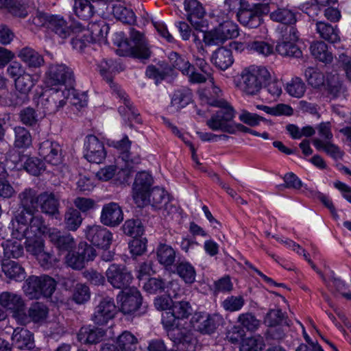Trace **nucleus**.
Masks as SVG:
<instances>
[{
  "label": "nucleus",
  "instance_id": "nucleus-30",
  "mask_svg": "<svg viewBox=\"0 0 351 351\" xmlns=\"http://www.w3.org/2000/svg\"><path fill=\"white\" fill-rule=\"evenodd\" d=\"M48 238L59 251L71 252L76 246L74 238L69 233H64L57 229L47 231Z\"/></svg>",
  "mask_w": 351,
  "mask_h": 351
},
{
  "label": "nucleus",
  "instance_id": "nucleus-12",
  "mask_svg": "<svg viewBox=\"0 0 351 351\" xmlns=\"http://www.w3.org/2000/svg\"><path fill=\"white\" fill-rule=\"evenodd\" d=\"M96 250L86 243H80L77 252H69L65 256L66 264L73 269L80 270L85 263L93 261L96 257Z\"/></svg>",
  "mask_w": 351,
  "mask_h": 351
},
{
  "label": "nucleus",
  "instance_id": "nucleus-23",
  "mask_svg": "<svg viewBox=\"0 0 351 351\" xmlns=\"http://www.w3.org/2000/svg\"><path fill=\"white\" fill-rule=\"evenodd\" d=\"M146 202H149L156 209L161 210L164 216L169 215L176 210V207L169 202L167 193L157 186L149 192Z\"/></svg>",
  "mask_w": 351,
  "mask_h": 351
},
{
  "label": "nucleus",
  "instance_id": "nucleus-63",
  "mask_svg": "<svg viewBox=\"0 0 351 351\" xmlns=\"http://www.w3.org/2000/svg\"><path fill=\"white\" fill-rule=\"evenodd\" d=\"M171 69L169 66L157 67L154 65H149L147 67L145 74L149 78L154 79L158 82H160L166 78L169 74Z\"/></svg>",
  "mask_w": 351,
  "mask_h": 351
},
{
  "label": "nucleus",
  "instance_id": "nucleus-13",
  "mask_svg": "<svg viewBox=\"0 0 351 351\" xmlns=\"http://www.w3.org/2000/svg\"><path fill=\"white\" fill-rule=\"evenodd\" d=\"M169 59L171 66L180 70L182 73L186 75L189 81L192 84H200L206 81V77L198 73L195 66L184 56L175 51H171L169 55Z\"/></svg>",
  "mask_w": 351,
  "mask_h": 351
},
{
  "label": "nucleus",
  "instance_id": "nucleus-3",
  "mask_svg": "<svg viewBox=\"0 0 351 351\" xmlns=\"http://www.w3.org/2000/svg\"><path fill=\"white\" fill-rule=\"evenodd\" d=\"M211 106L219 108V110L206 121V125L213 131H221L229 134H235L237 131L250 133V128L234 122L236 111L226 100L209 99Z\"/></svg>",
  "mask_w": 351,
  "mask_h": 351
},
{
  "label": "nucleus",
  "instance_id": "nucleus-48",
  "mask_svg": "<svg viewBox=\"0 0 351 351\" xmlns=\"http://www.w3.org/2000/svg\"><path fill=\"white\" fill-rule=\"evenodd\" d=\"M40 119L41 117H39L36 110L29 106L23 108L19 113V120L27 127H36L38 125Z\"/></svg>",
  "mask_w": 351,
  "mask_h": 351
},
{
  "label": "nucleus",
  "instance_id": "nucleus-32",
  "mask_svg": "<svg viewBox=\"0 0 351 351\" xmlns=\"http://www.w3.org/2000/svg\"><path fill=\"white\" fill-rule=\"evenodd\" d=\"M1 269L6 278L16 282H22L26 277V272L22 265L14 261L3 260L1 263Z\"/></svg>",
  "mask_w": 351,
  "mask_h": 351
},
{
  "label": "nucleus",
  "instance_id": "nucleus-58",
  "mask_svg": "<svg viewBox=\"0 0 351 351\" xmlns=\"http://www.w3.org/2000/svg\"><path fill=\"white\" fill-rule=\"evenodd\" d=\"M263 339L261 336H254L243 339L241 351H261L264 347Z\"/></svg>",
  "mask_w": 351,
  "mask_h": 351
},
{
  "label": "nucleus",
  "instance_id": "nucleus-54",
  "mask_svg": "<svg viewBox=\"0 0 351 351\" xmlns=\"http://www.w3.org/2000/svg\"><path fill=\"white\" fill-rule=\"evenodd\" d=\"M0 8L6 9L14 16L25 18L27 15L26 8L17 0H0Z\"/></svg>",
  "mask_w": 351,
  "mask_h": 351
},
{
  "label": "nucleus",
  "instance_id": "nucleus-25",
  "mask_svg": "<svg viewBox=\"0 0 351 351\" xmlns=\"http://www.w3.org/2000/svg\"><path fill=\"white\" fill-rule=\"evenodd\" d=\"M39 155L51 165H58L62 162V149L58 143L47 139L41 142L38 148Z\"/></svg>",
  "mask_w": 351,
  "mask_h": 351
},
{
  "label": "nucleus",
  "instance_id": "nucleus-5",
  "mask_svg": "<svg viewBox=\"0 0 351 351\" xmlns=\"http://www.w3.org/2000/svg\"><path fill=\"white\" fill-rule=\"evenodd\" d=\"M270 77V73L265 67L252 65L241 71L236 86L245 95H254L259 93Z\"/></svg>",
  "mask_w": 351,
  "mask_h": 351
},
{
  "label": "nucleus",
  "instance_id": "nucleus-10",
  "mask_svg": "<svg viewBox=\"0 0 351 351\" xmlns=\"http://www.w3.org/2000/svg\"><path fill=\"white\" fill-rule=\"evenodd\" d=\"M131 143L127 135H124L122 139L119 141H114L111 143V146L121 152L119 159L125 162V167H122L117 174L119 178H123V182H126L129 178L133 165L141 162V158L138 156L131 158L130 153L129 152Z\"/></svg>",
  "mask_w": 351,
  "mask_h": 351
},
{
  "label": "nucleus",
  "instance_id": "nucleus-50",
  "mask_svg": "<svg viewBox=\"0 0 351 351\" xmlns=\"http://www.w3.org/2000/svg\"><path fill=\"white\" fill-rule=\"evenodd\" d=\"M48 27L62 38L70 35V29L66 21L60 16H51Z\"/></svg>",
  "mask_w": 351,
  "mask_h": 351
},
{
  "label": "nucleus",
  "instance_id": "nucleus-57",
  "mask_svg": "<svg viewBox=\"0 0 351 351\" xmlns=\"http://www.w3.org/2000/svg\"><path fill=\"white\" fill-rule=\"evenodd\" d=\"M245 300L242 295H230L221 302V306L223 309L229 312L239 311L243 308Z\"/></svg>",
  "mask_w": 351,
  "mask_h": 351
},
{
  "label": "nucleus",
  "instance_id": "nucleus-47",
  "mask_svg": "<svg viewBox=\"0 0 351 351\" xmlns=\"http://www.w3.org/2000/svg\"><path fill=\"white\" fill-rule=\"evenodd\" d=\"M176 273L186 284H192L195 280L196 271L195 267L187 261H181L176 265Z\"/></svg>",
  "mask_w": 351,
  "mask_h": 351
},
{
  "label": "nucleus",
  "instance_id": "nucleus-55",
  "mask_svg": "<svg viewBox=\"0 0 351 351\" xmlns=\"http://www.w3.org/2000/svg\"><path fill=\"white\" fill-rule=\"evenodd\" d=\"M305 79L309 86L314 88H319L325 82V77L323 73L313 67H308L304 72Z\"/></svg>",
  "mask_w": 351,
  "mask_h": 351
},
{
  "label": "nucleus",
  "instance_id": "nucleus-36",
  "mask_svg": "<svg viewBox=\"0 0 351 351\" xmlns=\"http://www.w3.org/2000/svg\"><path fill=\"white\" fill-rule=\"evenodd\" d=\"M270 19L285 25V27L294 26L297 22V12L287 8H278L270 13Z\"/></svg>",
  "mask_w": 351,
  "mask_h": 351
},
{
  "label": "nucleus",
  "instance_id": "nucleus-27",
  "mask_svg": "<svg viewBox=\"0 0 351 351\" xmlns=\"http://www.w3.org/2000/svg\"><path fill=\"white\" fill-rule=\"evenodd\" d=\"M13 346L19 350L34 351L39 349L36 348L34 335L32 332L23 327L16 328L12 335Z\"/></svg>",
  "mask_w": 351,
  "mask_h": 351
},
{
  "label": "nucleus",
  "instance_id": "nucleus-43",
  "mask_svg": "<svg viewBox=\"0 0 351 351\" xmlns=\"http://www.w3.org/2000/svg\"><path fill=\"white\" fill-rule=\"evenodd\" d=\"M40 283V276H30L26 279L23 289L29 299H38L42 297Z\"/></svg>",
  "mask_w": 351,
  "mask_h": 351
},
{
  "label": "nucleus",
  "instance_id": "nucleus-1",
  "mask_svg": "<svg viewBox=\"0 0 351 351\" xmlns=\"http://www.w3.org/2000/svg\"><path fill=\"white\" fill-rule=\"evenodd\" d=\"M193 311L191 304L182 300L173 302L171 311L162 314V324L169 338L182 350H188L194 339L189 330L180 327V320L187 319Z\"/></svg>",
  "mask_w": 351,
  "mask_h": 351
},
{
  "label": "nucleus",
  "instance_id": "nucleus-8",
  "mask_svg": "<svg viewBox=\"0 0 351 351\" xmlns=\"http://www.w3.org/2000/svg\"><path fill=\"white\" fill-rule=\"evenodd\" d=\"M204 41L208 45L223 44L228 39L237 38L239 35L238 25L232 21H226L214 29L204 34Z\"/></svg>",
  "mask_w": 351,
  "mask_h": 351
},
{
  "label": "nucleus",
  "instance_id": "nucleus-7",
  "mask_svg": "<svg viewBox=\"0 0 351 351\" xmlns=\"http://www.w3.org/2000/svg\"><path fill=\"white\" fill-rule=\"evenodd\" d=\"M280 34L282 40L278 43L276 51L282 56L300 58L302 53L295 43L299 38V32L295 27H282Z\"/></svg>",
  "mask_w": 351,
  "mask_h": 351
},
{
  "label": "nucleus",
  "instance_id": "nucleus-42",
  "mask_svg": "<svg viewBox=\"0 0 351 351\" xmlns=\"http://www.w3.org/2000/svg\"><path fill=\"white\" fill-rule=\"evenodd\" d=\"M313 145L318 150L324 151L328 156L335 160L342 158L343 152L336 145L332 143L330 141L324 142L322 139L315 138L313 141Z\"/></svg>",
  "mask_w": 351,
  "mask_h": 351
},
{
  "label": "nucleus",
  "instance_id": "nucleus-34",
  "mask_svg": "<svg viewBox=\"0 0 351 351\" xmlns=\"http://www.w3.org/2000/svg\"><path fill=\"white\" fill-rule=\"evenodd\" d=\"M38 204L44 213L52 216L59 214V197L53 193L43 192L40 193Z\"/></svg>",
  "mask_w": 351,
  "mask_h": 351
},
{
  "label": "nucleus",
  "instance_id": "nucleus-49",
  "mask_svg": "<svg viewBox=\"0 0 351 351\" xmlns=\"http://www.w3.org/2000/svg\"><path fill=\"white\" fill-rule=\"evenodd\" d=\"M285 89L290 96L301 98L306 92V86L302 78L293 77L286 84Z\"/></svg>",
  "mask_w": 351,
  "mask_h": 351
},
{
  "label": "nucleus",
  "instance_id": "nucleus-9",
  "mask_svg": "<svg viewBox=\"0 0 351 351\" xmlns=\"http://www.w3.org/2000/svg\"><path fill=\"white\" fill-rule=\"evenodd\" d=\"M117 300L121 302L120 310L124 314H135L139 316L145 313L146 306L143 305V298L136 288L121 291Z\"/></svg>",
  "mask_w": 351,
  "mask_h": 351
},
{
  "label": "nucleus",
  "instance_id": "nucleus-38",
  "mask_svg": "<svg viewBox=\"0 0 351 351\" xmlns=\"http://www.w3.org/2000/svg\"><path fill=\"white\" fill-rule=\"evenodd\" d=\"M156 254L160 264L167 270L171 269L176 261V250L170 245L160 243L157 247Z\"/></svg>",
  "mask_w": 351,
  "mask_h": 351
},
{
  "label": "nucleus",
  "instance_id": "nucleus-19",
  "mask_svg": "<svg viewBox=\"0 0 351 351\" xmlns=\"http://www.w3.org/2000/svg\"><path fill=\"white\" fill-rule=\"evenodd\" d=\"M152 184L153 178L149 173L141 171L136 174L133 184L132 195L135 202L139 206L146 203Z\"/></svg>",
  "mask_w": 351,
  "mask_h": 351
},
{
  "label": "nucleus",
  "instance_id": "nucleus-52",
  "mask_svg": "<svg viewBox=\"0 0 351 351\" xmlns=\"http://www.w3.org/2000/svg\"><path fill=\"white\" fill-rule=\"evenodd\" d=\"M21 240L16 239V241L7 240L2 243L3 248L4 256L10 258H18L23 255L24 250Z\"/></svg>",
  "mask_w": 351,
  "mask_h": 351
},
{
  "label": "nucleus",
  "instance_id": "nucleus-28",
  "mask_svg": "<svg viewBox=\"0 0 351 351\" xmlns=\"http://www.w3.org/2000/svg\"><path fill=\"white\" fill-rule=\"evenodd\" d=\"M48 313L49 309L45 304L38 302H34L29 306L27 314L25 309L23 310L21 316V317L23 316V320L20 319L19 324L25 326L31 322L34 323L42 322L47 318Z\"/></svg>",
  "mask_w": 351,
  "mask_h": 351
},
{
  "label": "nucleus",
  "instance_id": "nucleus-40",
  "mask_svg": "<svg viewBox=\"0 0 351 351\" xmlns=\"http://www.w3.org/2000/svg\"><path fill=\"white\" fill-rule=\"evenodd\" d=\"M316 31L320 38L329 43H335L340 40L339 30L329 23L317 21Z\"/></svg>",
  "mask_w": 351,
  "mask_h": 351
},
{
  "label": "nucleus",
  "instance_id": "nucleus-62",
  "mask_svg": "<svg viewBox=\"0 0 351 351\" xmlns=\"http://www.w3.org/2000/svg\"><path fill=\"white\" fill-rule=\"evenodd\" d=\"M237 321L241 324L243 328H246L249 331H255L260 325L259 320L251 313L240 314L237 318Z\"/></svg>",
  "mask_w": 351,
  "mask_h": 351
},
{
  "label": "nucleus",
  "instance_id": "nucleus-24",
  "mask_svg": "<svg viewBox=\"0 0 351 351\" xmlns=\"http://www.w3.org/2000/svg\"><path fill=\"white\" fill-rule=\"evenodd\" d=\"M184 8L186 13V19L196 30L204 26L203 18L206 10L198 0H184Z\"/></svg>",
  "mask_w": 351,
  "mask_h": 351
},
{
  "label": "nucleus",
  "instance_id": "nucleus-60",
  "mask_svg": "<svg viewBox=\"0 0 351 351\" xmlns=\"http://www.w3.org/2000/svg\"><path fill=\"white\" fill-rule=\"evenodd\" d=\"M284 184L277 186L278 190H283L284 189H289L294 190L300 189L303 183L301 180L293 172L287 173L282 178Z\"/></svg>",
  "mask_w": 351,
  "mask_h": 351
},
{
  "label": "nucleus",
  "instance_id": "nucleus-16",
  "mask_svg": "<svg viewBox=\"0 0 351 351\" xmlns=\"http://www.w3.org/2000/svg\"><path fill=\"white\" fill-rule=\"evenodd\" d=\"M86 239L94 246L108 250L112 241V234L101 225L88 226L84 230Z\"/></svg>",
  "mask_w": 351,
  "mask_h": 351
},
{
  "label": "nucleus",
  "instance_id": "nucleus-4",
  "mask_svg": "<svg viewBox=\"0 0 351 351\" xmlns=\"http://www.w3.org/2000/svg\"><path fill=\"white\" fill-rule=\"evenodd\" d=\"M133 45L123 38V34L116 35L114 44L118 47L117 54L121 56H131L142 61L148 60L151 56V51L143 34L136 30H132L130 34Z\"/></svg>",
  "mask_w": 351,
  "mask_h": 351
},
{
  "label": "nucleus",
  "instance_id": "nucleus-6",
  "mask_svg": "<svg viewBox=\"0 0 351 351\" xmlns=\"http://www.w3.org/2000/svg\"><path fill=\"white\" fill-rule=\"evenodd\" d=\"M244 7L237 12V18L239 22L248 28H257L263 22V16L269 12L267 3L250 4L247 1Z\"/></svg>",
  "mask_w": 351,
  "mask_h": 351
},
{
  "label": "nucleus",
  "instance_id": "nucleus-46",
  "mask_svg": "<svg viewBox=\"0 0 351 351\" xmlns=\"http://www.w3.org/2000/svg\"><path fill=\"white\" fill-rule=\"evenodd\" d=\"M47 226L40 215H33L27 225V234L24 237H40L47 232Z\"/></svg>",
  "mask_w": 351,
  "mask_h": 351
},
{
  "label": "nucleus",
  "instance_id": "nucleus-22",
  "mask_svg": "<svg viewBox=\"0 0 351 351\" xmlns=\"http://www.w3.org/2000/svg\"><path fill=\"white\" fill-rule=\"evenodd\" d=\"M47 82L51 85L71 84L73 81V72L64 64H53L46 72Z\"/></svg>",
  "mask_w": 351,
  "mask_h": 351
},
{
  "label": "nucleus",
  "instance_id": "nucleus-39",
  "mask_svg": "<svg viewBox=\"0 0 351 351\" xmlns=\"http://www.w3.org/2000/svg\"><path fill=\"white\" fill-rule=\"evenodd\" d=\"M212 62L221 70L225 71L230 67L234 60L231 49L226 47L218 48L212 55Z\"/></svg>",
  "mask_w": 351,
  "mask_h": 351
},
{
  "label": "nucleus",
  "instance_id": "nucleus-53",
  "mask_svg": "<svg viewBox=\"0 0 351 351\" xmlns=\"http://www.w3.org/2000/svg\"><path fill=\"white\" fill-rule=\"evenodd\" d=\"M16 89L23 95V102L27 100V94L34 86L32 76L29 73L14 80Z\"/></svg>",
  "mask_w": 351,
  "mask_h": 351
},
{
  "label": "nucleus",
  "instance_id": "nucleus-2",
  "mask_svg": "<svg viewBox=\"0 0 351 351\" xmlns=\"http://www.w3.org/2000/svg\"><path fill=\"white\" fill-rule=\"evenodd\" d=\"M97 69L101 75L110 85L112 93L119 97L123 105L119 107V112L125 121L128 120L130 127L132 126V123H141V118L138 110L132 106L126 93L115 83L113 82V75L118 72L117 64L112 60L103 59L97 64Z\"/></svg>",
  "mask_w": 351,
  "mask_h": 351
},
{
  "label": "nucleus",
  "instance_id": "nucleus-45",
  "mask_svg": "<svg viewBox=\"0 0 351 351\" xmlns=\"http://www.w3.org/2000/svg\"><path fill=\"white\" fill-rule=\"evenodd\" d=\"M116 343L121 351H136L138 341L132 332L125 330L118 336Z\"/></svg>",
  "mask_w": 351,
  "mask_h": 351
},
{
  "label": "nucleus",
  "instance_id": "nucleus-33",
  "mask_svg": "<svg viewBox=\"0 0 351 351\" xmlns=\"http://www.w3.org/2000/svg\"><path fill=\"white\" fill-rule=\"evenodd\" d=\"M19 206L23 208L27 213H35L40 199V194L33 189L27 188L19 194Z\"/></svg>",
  "mask_w": 351,
  "mask_h": 351
},
{
  "label": "nucleus",
  "instance_id": "nucleus-17",
  "mask_svg": "<svg viewBox=\"0 0 351 351\" xmlns=\"http://www.w3.org/2000/svg\"><path fill=\"white\" fill-rule=\"evenodd\" d=\"M66 104L65 93L59 90H51L49 94H43L38 101L37 106L43 110V114H54Z\"/></svg>",
  "mask_w": 351,
  "mask_h": 351
},
{
  "label": "nucleus",
  "instance_id": "nucleus-64",
  "mask_svg": "<svg viewBox=\"0 0 351 351\" xmlns=\"http://www.w3.org/2000/svg\"><path fill=\"white\" fill-rule=\"evenodd\" d=\"M40 280L42 296L45 298L51 297L56 290V280L53 278L47 275L40 276Z\"/></svg>",
  "mask_w": 351,
  "mask_h": 351
},
{
  "label": "nucleus",
  "instance_id": "nucleus-35",
  "mask_svg": "<svg viewBox=\"0 0 351 351\" xmlns=\"http://www.w3.org/2000/svg\"><path fill=\"white\" fill-rule=\"evenodd\" d=\"M91 0H74L73 6L75 15L81 20L88 21L97 10Z\"/></svg>",
  "mask_w": 351,
  "mask_h": 351
},
{
  "label": "nucleus",
  "instance_id": "nucleus-37",
  "mask_svg": "<svg viewBox=\"0 0 351 351\" xmlns=\"http://www.w3.org/2000/svg\"><path fill=\"white\" fill-rule=\"evenodd\" d=\"M192 91L186 88L182 87L176 90L171 100V107L178 111L185 108L192 101Z\"/></svg>",
  "mask_w": 351,
  "mask_h": 351
},
{
  "label": "nucleus",
  "instance_id": "nucleus-61",
  "mask_svg": "<svg viewBox=\"0 0 351 351\" xmlns=\"http://www.w3.org/2000/svg\"><path fill=\"white\" fill-rule=\"evenodd\" d=\"M123 232L134 238L141 236L143 232V227L138 219H128L123 226Z\"/></svg>",
  "mask_w": 351,
  "mask_h": 351
},
{
  "label": "nucleus",
  "instance_id": "nucleus-21",
  "mask_svg": "<svg viewBox=\"0 0 351 351\" xmlns=\"http://www.w3.org/2000/svg\"><path fill=\"white\" fill-rule=\"evenodd\" d=\"M84 157L90 162L100 164L106 156L104 145L96 136L88 135L84 141Z\"/></svg>",
  "mask_w": 351,
  "mask_h": 351
},
{
  "label": "nucleus",
  "instance_id": "nucleus-56",
  "mask_svg": "<svg viewBox=\"0 0 351 351\" xmlns=\"http://www.w3.org/2000/svg\"><path fill=\"white\" fill-rule=\"evenodd\" d=\"M14 146L18 148H27L32 145V136L29 131L24 127L16 126L14 128Z\"/></svg>",
  "mask_w": 351,
  "mask_h": 351
},
{
  "label": "nucleus",
  "instance_id": "nucleus-51",
  "mask_svg": "<svg viewBox=\"0 0 351 351\" xmlns=\"http://www.w3.org/2000/svg\"><path fill=\"white\" fill-rule=\"evenodd\" d=\"M82 220L80 211L73 208H68L64 214L65 227L70 231L77 230L81 226Z\"/></svg>",
  "mask_w": 351,
  "mask_h": 351
},
{
  "label": "nucleus",
  "instance_id": "nucleus-44",
  "mask_svg": "<svg viewBox=\"0 0 351 351\" xmlns=\"http://www.w3.org/2000/svg\"><path fill=\"white\" fill-rule=\"evenodd\" d=\"M19 57L29 67H39L44 62L42 56L30 47L23 48L19 51Z\"/></svg>",
  "mask_w": 351,
  "mask_h": 351
},
{
  "label": "nucleus",
  "instance_id": "nucleus-14",
  "mask_svg": "<svg viewBox=\"0 0 351 351\" xmlns=\"http://www.w3.org/2000/svg\"><path fill=\"white\" fill-rule=\"evenodd\" d=\"M108 282L115 289H126L133 280L130 271L125 265L111 264L106 271Z\"/></svg>",
  "mask_w": 351,
  "mask_h": 351
},
{
  "label": "nucleus",
  "instance_id": "nucleus-59",
  "mask_svg": "<svg viewBox=\"0 0 351 351\" xmlns=\"http://www.w3.org/2000/svg\"><path fill=\"white\" fill-rule=\"evenodd\" d=\"M112 12L115 18L123 23L131 24L135 21V14L134 12L121 5H115L113 7Z\"/></svg>",
  "mask_w": 351,
  "mask_h": 351
},
{
  "label": "nucleus",
  "instance_id": "nucleus-31",
  "mask_svg": "<svg viewBox=\"0 0 351 351\" xmlns=\"http://www.w3.org/2000/svg\"><path fill=\"white\" fill-rule=\"evenodd\" d=\"M106 331L100 328L88 326L82 327L77 335V340L83 344H96L101 341Z\"/></svg>",
  "mask_w": 351,
  "mask_h": 351
},
{
  "label": "nucleus",
  "instance_id": "nucleus-15",
  "mask_svg": "<svg viewBox=\"0 0 351 351\" xmlns=\"http://www.w3.org/2000/svg\"><path fill=\"white\" fill-rule=\"evenodd\" d=\"M71 27L73 32H82V30H84L92 43H106V38L110 29L108 25L104 20L89 23L87 29L79 22H74Z\"/></svg>",
  "mask_w": 351,
  "mask_h": 351
},
{
  "label": "nucleus",
  "instance_id": "nucleus-11",
  "mask_svg": "<svg viewBox=\"0 0 351 351\" xmlns=\"http://www.w3.org/2000/svg\"><path fill=\"white\" fill-rule=\"evenodd\" d=\"M223 318L217 313H195L191 319L193 327L201 334L211 335L222 324Z\"/></svg>",
  "mask_w": 351,
  "mask_h": 351
},
{
  "label": "nucleus",
  "instance_id": "nucleus-26",
  "mask_svg": "<svg viewBox=\"0 0 351 351\" xmlns=\"http://www.w3.org/2000/svg\"><path fill=\"white\" fill-rule=\"evenodd\" d=\"M123 220V213L117 203L110 202L103 206L100 215V222L104 226L115 227L119 226Z\"/></svg>",
  "mask_w": 351,
  "mask_h": 351
},
{
  "label": "nucleus",
  "instance_id": "nucleus-29",
  "mask_svg": "<svg viewBox=\"0 0 351 351\" xmlns=\"http://www.w3.org/2000/svg\"><path fill=\"white\" fill-rule=\"evenodd\" d=\"M34 213H27L23 208H20L18 213L12 220V234L16 239H24L25 234H27V225L31 221Z\"/></svg>",
  "mask_w": 351,
  "mask_h": 351
},
{
  "label": "nucleus",
  "instance_id": "nucleus-41",
  "mask_svg": "<svg viewBox=\"0 0 351 351\" xmlns=\"http://www.w3.org/2000/svg\"><path fill=\"white\" fill-rule=\"evenodd\" d=\"M312 56L325 64L330 63L333 60L332 53L328 50V45L322 41H317L310 47Z\"/></svg>",
  "mask_w": 351,
  "mask_h": 351
},
{
  "label": "nucleus",
  "instance_id": "nucleus-18",
  "mask_svg": "<svg viewBox=\"0 0 351 351\" xmlns=\"http://www.w3.org/2000/svg\"><path fill=\"white\" fill-rule=\"evenodd\" d=\"M116 313L117 306L114 299L107 296L101 298L95 307L91 320L97 325H106L114 317Z\"/></svg>",
  "mask_w": 351,
  "mask_h": 351
},
{
  "label": "nucleus",
  "instance_id": "nucleus-20",
  "mask_svg": "<svg viewBox=\"0 0 351 351\" xmlns=\"http://www.w3.org/2000/svg\"><path fill=\"white\" fill-rule=\"evenodd\" d=\"M0 305L12 314V317L18 324L20 319L23 320V317L21 316L25 308V303L21 295L3 291L0 294Z\"/></svg>",
  "mask_w": 351,
  "mask_h": 351
}]
</instances>
